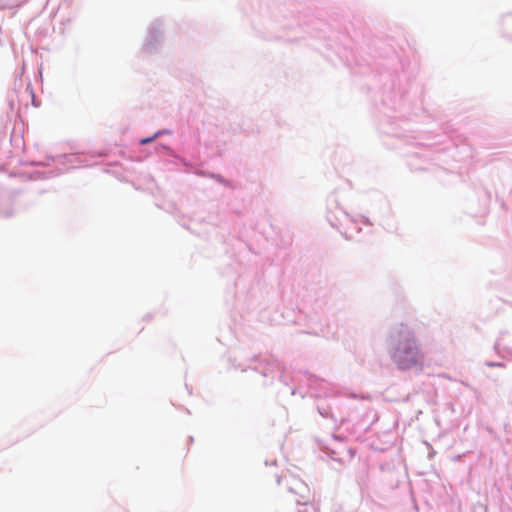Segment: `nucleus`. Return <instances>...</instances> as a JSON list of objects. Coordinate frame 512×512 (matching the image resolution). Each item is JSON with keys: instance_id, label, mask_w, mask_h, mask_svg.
Wrapping results in <instances>:
<instances>
[{"instance_id": "nucleus-11", "label": "nucleus", "mask_w": 512, "mask_h": 512, "mask_svg": "<svg viewBox=\"0 0 512 512\" xmlns=\"http://www.w3.org/2000/svg\"><path fill=\"white\" fill-rule=\"evenodd\" d=\"M496 354L503 359H512V348L502 344V335L494 343Z\"/></svg>"}, {"instance_id": "nucleus-17", "label": "nucleus", "mask_w": 512, "mask_h": 512, "mask_svg": "<svg viewBox=\"0 0 512 512\" xmlns=\"http://www.w3.org/2000/svg\"><path fill=\"white\" fill-rule=\"evenodd\" d=\"M343 452H345L346 454H349L350 458H352L354 455L351 449H344Z\"/></svg>"}, {"instance_id": "nucleus-1", "label": "nucleus", "mask_w": 512, "mask_h": 512, "mask_svg": "<svg viewBox=\"0 0 512 512\" xmlns=\"http://www.w3.org/2000/svg\"><path fill=\"white\" fill-rule=\"evenodd\" d=\"M229 362L236 370H253L260 374L264 386L273 384L278 378L289 388L291 395L325 398L317 403V410L322 417L330 418L335 425L351 422L356 431L367 433L379 418L367 399L359 398L355 394H341L335 385L315 375L303 373L298 376V386L289 387L284 368L271 355L258 354L245 361H238L234 357Z\"/></svg>"}, {"instance_id": "nucleus-9", "label": "nucleus", "mask_w": 512, "mask_h": 512, "mask_svg": "<svg viewBox=\"0 0 512 512\" xmlns=\"http://www.w3.org/2000/svg\"><path fill=\"white\" fill-rule=\"evenodd\" d=\"M275 512H317V507L314 503L294 499L293 504L281 505Z\"/></svg>"}, {"instance_id": "nucleus-4", "label": "nucleus", "mask_w": 512, "mask_h": 512, "mask_svg": "<svg viewBox=\"0 0 512 512\" xmlns=\"http://www.w3.org/2000/svg\"><path fill=\"white\" fill-rule=\"evenodd\" d=\"M259 190L260 184L247 168L230 172L229 178H226V206L233 213L241 214Z\"/></svg>"}, {"instance_id": "nucleus-5", "label": "nucleus", "mask_w": 512, "mask_h": 512, "mask_svg": "<svg viewBox=\"0 0 512 512\" xmlns=\"http://www.w3.org/2000/svg\"><path fill=\"white\" fill-rule=\"evenodd\" d=\"M323 301L317 302L316 307L304 305L299 311L294 323L302 329L301 333L323 337L334 338L335 332L324 318Z\"/></svg>"}, {"instance_id": "nucleus-15", "label": "nucleus", "mask_w": 512, "mask_h": 512, "mask_svg": "<svg viewBox=\"0 0 512 512\" xmlns=\"http://www.w3.org/2000/svg\"><path fill=\"white\" fill-rule=\"evenodd\" d=\"M463 385H465V386H466V387H468L471 391H473V393L475 394V396H476L477 398H479V396H480V392H479L476 388H474V387H472L471 385H469L468 383H464V382H463Z\"/></svg>"}, {"instance_id": "nucleus-14", "label": "nucleus", "mask_w": 512, "mask_h": 512, "mask_svg": "<svg viewBox=\"0 0 512 512\" xmlns=\"http://www.w3.org/2000/svg\"><path fill=\"white\" fill-rule=\"evenodd\" d=\"M484 365L489 368H505L506 367L504 362H497V361H485Z\"/></svg>"}, {"instance_id": "nucleus-12", "label": "nucleus", "mask_w": 512, "mask_h": 512, "mask_svg": "<svg viewBox=\"0 0 512 512\" xmlns=\"http://www.w3.org/2000/svg\"><path fill=\"white\" fill-rule=\"evenodd\" d=\"M322 451L327 455V457H329L331 460L333 461H336L340 464H343L344 463V459L343 457L341 456V452L333 449V448H330L328 446H325V447H322Z\"/></svg>"}, {"instance_id": "nucleus-10", "label": "nucleus", "mask_w": 512, "mask_h": 512, "mask_svg": "<svg viewBox=\"0 0 512 512\" xmlns=\"http://www.w3.org/2000/svg\"><path fill=\"white\" fill-rule=\"evenodd\" d=\"M455 151V147L454 146H451V147H446L444 148L443 150H436V151H432V150H425L424 153H423V156L431 161H435L436 165H440V162H446L444 159H443V156L446 154V153H449L451 156L452 154L454 153Z\"/></svg>"}, {"instance_id": "nucleus-8", "label": "nucleus", "mask_w": 512, "mask_h": 512, "mask_svg": "<svg viewBox=\"0 0 512 512\" xmlns=\"http://www.w3.org/2000/svg\"><path fill=\"white\" fill-rule=\"evenodd\" d=\"M282 482L286 483L288 491L298 496L301 502H310V489L301 479L292 476H277L278 485H281Z\"/></svg>"}, {"instance_id": "nucleus-13", "label": "nucleus", "mask_w": 512, "mask_h": 512, "mask_svg": "<svg viewBox=\"0 0 512 512\" xmlns=\"http://www.w3.org/2000/svg\"><path fill=\"white\" fill-rule=\"evenodd\" d=\"M238 244L240 246L239 253L251 252V248L245 239V235H243L242 233L239 235Z\"/></svg>"}, {"instance_id": "nucleus-3", "label": "nucleus", "mask_w": 512, "mask_h": 512, "mask_svg": "<svg viewBox=\"0 0 512 512\" xmlns=\"http://www.w3.org/2000/svg\"><path fill=\"white\" fill-rule=\"evenodd\" d=\"M386 351L391 362L401 372L421 369L425 354L415 330L405 323L391 326L387 332Z\"/></svg>"}, {"instance_id": "nucleus-16", "label": "nucleus", "mask_w": 512, "mask_h": 512, "mask_svg": "<svg viewBox=\"0 0 512 512\" xmlns=\"http://www.w3.org/2000/svg\"><path fill=\"white\" fill-rule=\"evenodd\" d=\"M156 137H157V135L150 137V138H145V139H142L140 142H141V144H147V143L153 141Z\"/></svg>"}, {"instance_id": "nucleus-7", "label": "nucleus", "mask_w": 512, "mask_h": 512, "mask_svg": "<svg viewBox=\"0 0 512 512\" xmlns=\"http://www.w3.org/2000/svg\"><path fill=\"white\" fill-rule=\"evenodd\" d=\"M361 224L369 228L372 227V222L366 216L360 215L354 217L350 215V219L338 230L347 240H360L359 234L362 232Z\"/></svg>"}, {"instance_id": "nucleus-6", "label": "nucleus", "mask_w": 512, "mask_h": 512, "mask_svg": "<svg viewBox=\"0 0 512 512\" xmlns=\"http://www.w3.org/2000/svg\"><path fill=\"white\" fill-rule=\"evenodd\" d=\"M344 200L345 192L338 189L327 197L326 219L333 228L340 229L350 219Z\"/></svg>"}, {"instance_id": "nucleus-2", "label": "nucleus", "mask_w": 512, "mask_h": 512, "mask_svg": "<svg viewBox=\"0 0 512 512\" xmlns=\"http://www.w3.org/2000/svg\"><path fill=\"white\" fill-rule=\"evenodd\" d=\"M376 69L377 97L380 102L378 129L383 134L401 137L400 124L395 121L404 123L409 119L418 102L412 75L395 53L378 61Z\"/></svg>"}]
</instances>
